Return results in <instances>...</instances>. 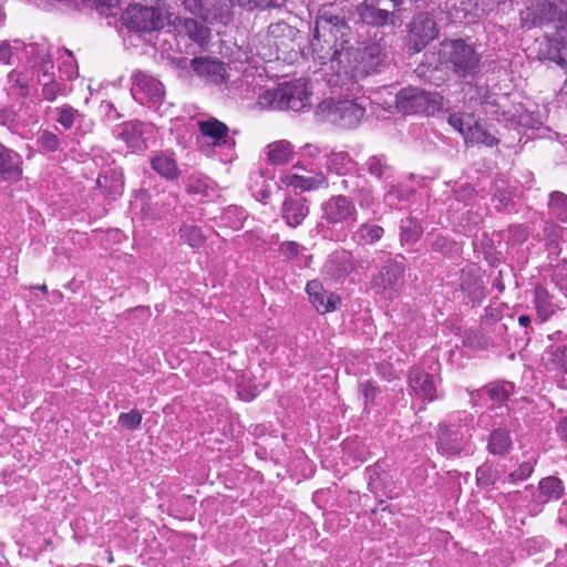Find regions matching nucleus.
Here are the masks:
<instances>
[{"instance_id":"obj_55","label":"nucleus","mask_w":567,"mask_h":567,"mask_svg":"<svg viewBox=\"0 0 567 567\" xmlns=\"http://www.w3.org/2000/svg\"><path fill=\"white\" fill-rule=\"evenodd\" d=\"M8 82L12 85V87H18L19 94L21 96L25 97L29 95V93H30L29 81L23 75L22 72L16 70V69L12 70L8 74Z\"/></svg>"},{"instance_id":"obj_57","label":"nucleus","mask_w":567,"mask_h":567,"mask_svg":"<svg viewBox=\"0 0 567 567\" xmlns=\"http://www.w3.org/2000/svg\"><path fill=\"white\" fill-rule=\"evenodd\" d=\"M142 414L137 410L118 415V424L127 430H135L141 425Z\"/></svg>"},{"instance_id":"obj_13","label":"nucleus","mask_w":567,"mask_h":567,"mask_svg":"<svg viewBox=\"0 0 567 567\" xmlns=\"http://www.w3.org/2000/svg\"><path fill=\"white\" fill-rule=\"evenodd\" d=\"M152 133V126L140 121L125 122L113 130V136L133 151L146 150Z\"/></svg>"},{"instance_id":"obj_34","label":"nucleus","mask_w":567,"mask_h":567,"mask_svg":"<svg viewBox=\"0 0 567 567\" xmlns=\"http://www.w3.org/2000/svg\"><path fill=\"white\" fill-rule=\"evenodd\" d=\"M384 234V229L373 223H363L358 226L352 235V239L361 246L373 245L379 241Z\"/></svg>"},{"instance_id":"obj_30","label":"nucleus","mask_w":567,"mask_h":567,"mask_svg":"<svg viewBox=\"0 0 567 567\" xmlns=\"http://www.w3.org/2000/svg\"><path fill=\"white\" fill-rule=\"evenodd\" d=\"M539 19L546 22H567V2L565 0H545L538 4Z\"/></svg>"},{"instance_id":"obj_17","label":"nucleus","mask_w":567,"mask_h":567,"mask_svg":"<svg viewBox=\"0 0 567 567\" xmlns=\"http://www.w3.org/2000/svg\"><path fill=\"white\" fill-rule=\"evenodd\" d=\"M354 269L352 256L347 250L334 251L328 256L322 274L332 281H340L348 277Z\"/></svg>"},{"instance_id":"obj_61","label":"nucleus","mask_w":567,"mask_h":567,"mask_svg":"<svg viewBox=\"0 0 567 567\" xmlns=\"http://www.w3.org/2000/svg\"><path fill=\"white\" fill-rule=\"evenodd\" d=\"M301 246L297 241H284L279 246V252L288 259H293L299 255Z\"/></svg>"},{"instance_id":"obj_3","label":"nucleus","mask_w":567,"mask_h":567,"mask_svg":"<svg viewBox=\"0 0 567 567\" xmlns=\"http://www.w3.org/2000/svg\"><path fill=\"white\" fill-rule=\"evenodd\" d=\"M440 65L460 80H474L483 69L482 55L473 43L463 39H445L440 44Z\"/></svg>"},{"instance_id":"obj_60","label":"nucleus","mask_w":567,"mask_h":567,"mask_svg":"<svg viewBox=\"0 0 567 567\" xmlns=\"http://www.w3.org/2000/svg\"><path fill=\"white\" fill-rule=\"evenodd\" d=\"M359 391H360L361 395L363 396L365 406L369 403H372L374 401L377 393H378L377 386L370 381L360 383Z\"/></svg>"},{"instance_id":"obj_41","label":"nucleus","mask_w":567,"mask_h":567,"mask_svg":"<svg viewBox=\"0 0 567 567\" xmlns=\"http://www.w3.org/2000/svg\"><path fill=\"white\" fill-rule=\"evenodd\" d=\"M354 161L347 152H333L327 159V167L338 175H346L354 167Z\"/></svg>"},{"instance_id":"obj_39","label":"nucleus","mask_w":567,"mask_h":567,"mask_svg":"<svg viewBox=\"0 0 567 567\" xmlns=\"http://www.w3.org/2000/svg\"><path fill=\"white\" fill-rule=\"evenodd\" d=\"M364 169L378 179H386L392 176V166L384 155L370 156L364 163Z\"/></svg>"},{"instance_id":"obj_12","label":"nucleus","mask_w":567,"mask_h":567,"mask_svg":"<svg viewBox=\"0 0 567 567\" xmlns=\"http://www.w3.org/2000/svg\"><path fill=\"white\" fill-rule=\"evenodd\" d=\"M439 29L434 18L429 13L415 16L410 23L409 47L413 52L422 51L437 37Z\"/></svg>"},{"instance_id":"obj_23","label":"nucleus","mask_w":567,"mask_h":567,"mask_svg":"<svg viewBox=\"0 0 567 567\" xmlns=\"http://www.w3.org/2000/svg\"><path fill=\"white\" fill-rule=\"evenodd\" d=\"M509 426H512V423L506 422L505 424H498L493 429L487 441V451L491 454L502 456L511 451L513 440L509 434Z\"/></svg>"},{"instance_id":"obj_46","label":"nucleus","mask_w":567,"mask_h":567,"mask_svg":"<svg viewBox=\"0 0 567 567\" xmlns=\"http://www.w3.org/2000/svg\"><path fill=\"white\" fill-rule=\"evenodd\" d=\"M360 177L344 178L341 181V188L348 193H359V204L361 207H369L373 204V196L370 189L359 188Z\"/></svg>"},{"instance_id":"obj_47","label":"nucleus","mask_w":567,"mask_h":567,"mask_svg":"<svg viewBox=\"0 0 567 567\" xmlns=\"http://www.w3.org/2000/svg\"><path fill=\"white\" fill-rule=\"evenodd\" d=\"M247 217L248 214L244 208L230 206L223 213L220 218L224 225L233 229H240L244 227V223Z\"/></svg>"},{"instance_id":"obj_58","label":"nucleus","mask_w":567,"mask_h":567,"mask_svg":"<svg viewBox=\"0 0 567 567\" xmlns=\"http://www.w3.org/2000/svg\"><path fill=\"white\" fill-rule=\"evenodd\" d=\"M378 8H381L385 14L391 17L393 20L395 18V13L400 10L402 6V0H369Z\"/></svg>"},{"instance_id":"obj_16","label":"nucleus","mask_w":567,"mask_h":567,"mask_svg":"<svg viewBox=\"0 0 567 567\" xmlns=\"http://www.w3.org/2000/svg\"><path fill=\"white\" fill-rule=\"evenodd\" d=\"M309 213V200L300 194L286 197L280 207L281 218L291 228L300 226Z\"/></svg>"},{"instance_id":"obj_45","label":"nucleus","mask_w":567,"mask_h":567,"mask_svg":"<svg viewBox=\"0 0 567 567\" xmlns=\"http://www.w3.org/2000/svg\"><path fill=\"white\" fill-rule=\"evenodd\" d=\"M483 392L486 393L493 402H504L513 394L514 384L506 381L493 382L485 385Z\"/></svg>"},{"instance_id":"obj_4","label":"nucleus","mask_w":567,"mask_h":567,"mask_svg":"<svg viewBox=\"0 0 567 567\" xmlns=\"http://www.w3.org/2000/svg\"><path fill=\"white\" fill-rule=\"evenodd\" d=\"M347 94L353 96L349 97H328L319 103L317 115L322 120L333 123L342 128L357 127L364 117L368 99L364 96H357L358 93Z\"/></svg>"},{"instance_id":"obj_42","label":"nucleus","mask_w":567,"mask_h":567,"mask_svg":"<svg viewBox=\"0 0 567 567\" xmlns=\"http://www.w3.org/2000/svg\"><path fill=\"white\" fill-rule=\"evenodd\" d=\"M28 64L34 72L41 73L43 79H51L50 72L53 70V62L45 45L38 50L34 58L30 59Z\"/></svg>"},{"instance_id":"obj_62","label":"nucleus","mask_w":567,"mask_h":567,"mask_svg":"<svg viewBox=\"0 0 567 567\" xmlns=\"http://www.w3.org/2000/svg\"><path fill=\"white\" fill-rule=\"evenodd\" d=\"M403 198L401 190L392 185L384 195V202L390 207H396L399 202Z\"/></svg>"},{"instance_id":"obj_1","label":"nucleus","mask_w":567,"mask_h":567,"mask_svg":"<svg viewBox=\"0 0 567 567\" xmlns=\"http://www.w3.org/2000/svg\"><path fill=\"white\" fill-rule=\"evenodd\" d=\"M386 64V49L381 43L373 42L363 48L351 47L347 53L339 55L328 82L331 86H339L341 91L355 94L361 91L360 80L380 73Z\"/></svg>"},{"instance_id":"obj_10","label":"nucleus","mask_w":567,"mask_h":567,"mask_svg":"<svg viewBox=\"0 0 567 567\" xmlns=\"http://www.w3.org/2000/svg\"><path fill=\"white\" fill-rule=\"evenodd\" d=\"M185 9L208 23H227L231 14L230 0H182Z\"/></svg>"},{"instance_id":"obj_28","label":"nucleus","mask_w":567,"mask_h":567,"mask_svg":"<svg viewBox=\"0 0 567 567\" xmlns=\"http://www.w3.org/2000/svg\"><path fill=\"white\" fill-rule=\"evenodd\" d=\"M96 185L111 198H116L122 195L124 182L123 173L118 168H110L99 175Z\"/></svg>"},{"instance_id":"obj_33","label":"nucleus","mask_w":567,"mask_h":567,"mask_svg":"<svg viewBox=\"0 0 567 567\" xmlns=\"http://www.w3.org/2000/svg\"><path fill=\"white\" fill-rule=\"evenodd\" d=\"M360 18L363 22L373 27H384L394 24V20L385 14L381 8H378L369 0H364L359 8Z\"/></svg>"},{"instance_id":"obj_20","label":"nucleus","mask_w":567,"mask_h":567,"mask_svg":"<svg viewBox=\"0 0 567 567\" xmlns=\"http://www.w3.org/2000/svg\"><path fill=\"white\" fill-rule=\"evenodd\" d=\"M200 134L208 138L214 146H230L234 141L229 137L228 126L215 117L197 122Z\"/></svg>"},{"instance_id":"obj_19","label":"nucleus","mask_w":567,"mask_h":567,"mask_svg":"<svg viewBox=\"0 0 567 567\" xmlns=\"http://www.w3.org/2000/svg\"><path fill=\"white\" fill-rule=\"evenodd\" d=\"M22 157L0 142V177L4 182H18L22 177Z\"/></svg>"},{"instance_id":"obj_11","label":"nucleus","mask_w":567,"mask_h":567,"mask_svg":"<svg viewBox=\"0 0 567 567\" xmlns=\"http://www.w3.org/2000/svg\"><path fill=\"white\" fill-rule=\"evenodd\" d=\"M131 91L133 97L138 103L150 106L159 104L165 96V90L162 82L153 75L142 71H138L134 75Z\"/></svg>"},{"instance_id":"obj_64","label":"nucleus","mask_w":567,"mask_h":567,"mask_svg":"<svg viewBox=\"0 0 567 567\" xmlns=\"http://www.w3.org/2000/svg\"><path fill=\"white\" fill-rule=\"evenodd\" d=\"M256 3H251V10L255 8H281L287 0H252Z\"/></svg>"},{"instance_id":"obj_38","label":"nucleus","mask_w":567,"mask_h":567,"mask_svg":"<svg viewBox=\"0 0 567 567\" xmlns=\"http://www.w3.org/2000/svg\"><path fill=\"white\" fill-rule=\"evenodd\" d=\"M548 214L567 224V195L559 190H554L548 195Z\"/></svg>"},{"instance_id":"obj_24","label":"nucleus","mask_w":567,"mask_h":567,"mask_svg":"<svg viewBox=\"0 0 567 567\" xmlns=\"http://www.w3.org/2000/svg\"><path fill=\"white\" fill-rule=\"evenodd\" d=\"M542 364L548 371L567 374V343L546 348L542 354Z\"/></svg>"},{"instance_id":"obj_40","label":"nucleus","mask_w":567,"mask_h":567,"mask_svg":"<svg viewBox=\"0 0 567 567\" xmlns=\"http://www.w3.org/2000/svg\"><path fill=\"white\" fill-rule=\"evenodd\" d=\"M422 235V227L417 219L406 217L400 221V241L402 245L416 243Z\"/></svg>"},{"instance_id":"obj_32","label":"nucleus","mask_w":567,"mask_h":567,"mask_svg":"<svg viewBox=\"0 0 567 567\" xmlns=\"http://www.w3.org/2000/svg\"><path fill=\"white\" fill-rule=\"evenodd\" d=\"M266 155L271 165H285L292 159L293 146L286 140L276 141L267 145Z\"/></svg>"},{"instance_id":"obj_52","label":"nucleus","mask_w":567,"mask_h":567,"mask_svg":"<svg viewBox=\"0 0 567 567\" xmlns=\"http://www.w3.org/2000/svg\"><path fill=\"white\" fill-rule=\"evenodd\" d=\"M43 44H37V43H29L25 44L21 40H13L12 43H10L11 49H13L14 55L18 56L19 60L25 59L27 62H29L30 59H33L38 50Z\"/></svg>"},{"instance_id":"obj_18","label":"nucleus","mask_w":567,"mask_h":567,"mask_svg":"<svg viewBox=\"0 0 567 567\" xmlns=\"http://www.w3.org/2000/svg\"><path fill=\"white\" fill-rule=\"evenodd\" d=\"M429 95L419 87H405L395 95V106L404 114L419 113L425 110Z\"/></svg>"},{"instance_id":"obj_53","label":"nucleus","mask_w":567,"mask_h":567,"mask_svg":"<svg viewBox=\"0 0 567 567\" xmlns=\"http://www.w3.org/2000/svg\"><path fill=\"white\" fill-rule=\"evenodd\" d=\"M535 465H536V460L533 456L523 461L515 471L509 473V475H508L509 482L514 483V482H518V481H525L534 472Z\"/></svg>"},{"instance_id":"obj_63","label":"nucleus","mask_w":567,"mask_h":567,"mask_svg":"<svg viewBox=\"0 0 567 567\" xmlns=\"http://www.w3.org/2000/svg\"><path fill=\"white\" fill-rule=\"evenodd\" d=\"M13 49H11L10 43L2 42L0 44V61L4 64H13Z\"/></svg>"},{"instance_id":"obj_29","label":"nucleus","mask_w":567,"mask_h":567,"mask_svg":"<svg viewBox=\"0 0 567 567\" xmlns=\"http://www.w3.org/2000/svg\"><path fill=\"white\" fill-rule=\"evenodd\" d=\"M152 168L162 177L175 181L181 175V169L173 154L158 152L151 158Z\"/></svg>"},{"instance_id":"obj_7","label":"nucleus","mask_w":567,"mask_h":567,"mask_svg":"<svg viewBox=\"0 0 567 567\" xmlns=\"http://www.w3.org/2000/svg\"><path fill=\"white\" fill-rule=\"evenodd\" d=\"M404 265L396 260H389L371 279V289L384 299L396 298L404 286Z\"/></svg>"},{"instance_id":"obj_56","label":"nucleus","mask_w":567,"mask_h":567,"mask_svg":"<svg viewBox=\"0 0 567 567\" xmlns=\"http://www.w3.org/2000/svg\"><path fill=\"white\" fill-rule=\"evenodd\" d=\"M454 197L457 203L471 206L476 198V192L470 184H462L454 189Z\"/></svg>"},{"instance_id":"obj_49","label":"nucleus","mask_w":567,"mask_h":567,"mask_svg":"<svg viewBox=\"0 0 567 567\" xmlns=\"http://www.w3.org/2000/svg\"><path fill=\"white\" fill-rule=\"evenodd\" d=\"M37 146L42 153H54L60 150L61 141L55 133L43 130L39 132Z\"/></svg>"},{"instance_id":"obj_59","label":"nucleus","mask_w":567,"mask_h":567,"mask_svg":"<svg viewBox=\"0 0 567 567\" xmlns=\"http://www.w3.org/2000/svg\"><path fill=\"white\" fill-rule=\"evenodd\" d=\"M564 228L554 221H546L544 226V235L550 244L557 245L563 237Z\"/></svg>"},{"instance_id":"obj_9","label":"nucleus","mask_w":567,"mask_h":567,"mask_svg":"<svg viewBox=\"0 0 567 567\" xmlns=\"http://www.w3.org/2000/svg\"><path fill=\"white\" fill-rule=\"evenodd\" d=\"M357 216L354 202L346 195H332L321 204V218L329 225L355 221Z\"/></svg>"},{"instance_id":"obj_5","label":"nucleus","mask_w":567,"mask_h":567,"mask_svg":"<svg viewBox=\"0 0 567 567\" xmlns=\"http://www.w3.org/2000/svg\"><path fill=\"white\" fill-rule=\"evenodd\" d=\"M468 415L458 413L439 425L437 450L446 456H457L471 450L472 427Z\"/></svg>"},{"instance_id":"obj_6","label":"nucleus","mask_w":567,"mask_h":567,"mask_svg":"<svg viewBox=\"0 0 567 567\" xmlns=\"http://www.w3.org/2000/svg\"><path fill=\"white\" fill-rule=\"evenodd\" d=\"M311 93L307 83L300 80L286 82L278 87L267 90L259 96V104L276 110L299 112L310 105Z\"/></svg>"},{"instance_id":"obj_37","label":"nucleus","mask_w":567,"mask_h":567,"mask_svg":"<svg viewBox=\"0 0 567 567\" xmlns=\"http://www.w3.org/2000/svg\"><path fill=\"white\" fill-rule=\"evenodd\" d=\"M464 140L466 143L484 144L489 147L498 143V140L486 131L475 118L473 120V125L468 126L467 131H465Z\"/></svg>"},{"instance_id":"obj_51","label":"nucleus","mask_w":567,"mask_h":567,"mask_svg":"<svg viewBox=\"0 0 567 567\" xmlns=\"http://www.w3.org/2000/svg\"><path fill=\"white\" fill-rule=\"evenodd\" d=\"M179 234L182 239L193 248L202 247L206 240L202 229L195 225H183L179 229Z\"/></svg>"},{"instance_id":"obj_35","label":"nucleus","mask_w":567,"mask_h":567,"mask_svg":"<svg viewBox=\"0 0 567 567\" xmlns=\"http://www.w3.org/2000/svg\"><path fill=\"white\" fill-rule=\"evenodd\" d=\"M181 31L199 45L206 44L210 37L209 28L194 19H184L181 24Z\"/></svg>"},{"instance_id":"obj_14","label":"nucleus","mask_w":567,"mask_h":567,"mask_svg":"<svg viewBox=\"0 0 567 567\" xmlns=\"http://www.w3.org/2000/svg\"><path fill=\"white\" fill-rule=\"evenodd\" d=\"M441 380L420 369H413L409 374V385L413 393L423 401H433L442 396L439 389Z\"/></svg>"},{"instance_id":"obj_31","label":"nucleus","mask_w":567,"mask_h":567,"mask_svg":"<svg viewBox=\"0 0 567 567\" xmlns=\"http://www.w3.org/2000/svg\"><path fill=\"white\" fill-rule=\"evenodd\" d=\"M47 114H52L55 122L60 124L65 131L74 127L83 118V114L69 104H63L56 107H48Z\"/></svg>"},{"instance_id":"obj_2","label":"nucleus","mask_w":567,"mask_h":567,"mask_svg":"<svg viewBox=\"0 0 567 567\" xmlns=\"http://www.w3.org/2000/svg\"><path fill=\"white\" fill-rule=\"evenodd\" d=\"M350 40L351 28L343 17L323 11L317 18L311 51L313 60L326 66V74L334 68L339 55L351 49Z\"/></svg>"},{"instance_id":"obj_27","label":"nucleus","mask_w":567,"mask_h":567,"mask_svg":"<svg viewBox=\"0 0 567 567\" xmlns=\"http://www.w3.org/2000/svg\"><path fill=\"white\" fill-rule=\"evenodd\" d=\"M281 183L288 187L300 189L302 192L315 190L327 184V178L322 173L315 175L286 174L281 177Z\"/></svg>"},{"instance_id":"obj_44","label":"nucleus","mask_w":567,"mask_h":567,"mask_svg":"<svg viewBox=\"0 0 567 567\" xmlns=\"http://www.w3.org/2000/svg\"><path fill=\"white\" fill-rule=\"evenodd\" d=\"M190 68L200 76H221L224 71L220 62L202 56L190 60Z\"/></svg>"},{"instance_id":"obj_25","label":"nucleus","mask_w":567,"mask_h":567,"mask_svg":"<svg viewBox=\"0 0 567 567\" xmlns=\"http://www.w3.org/2000/svg\"><path fill=\"white\" fill-rule=\"evenodd\" d=\"M460 287L473 302L480 301L484 297V285L475 267L461 271Z\"/></svg>"},{"instance_id":"obj_8","label":"nucleus","mask_w":567,"mask_h":567,"mask_svg":"<svg viewBox=\"0 0 567 567\" xmlns=\"http://www.w3.org/2000/svg\"><path fill=\"white\" fill-rule=\"evenodd\" d=\"M121 21L133 31L153 32L166 24L167 17L159 8L134 4L123 12Z\"/></svg>"},{"instance_id":"obj_36","label":"nucleus","mask_w":567,"mask_h":567,"mask_svg":"<svg viewBox=\"0 0 567 567\" xmlns=\"http://www.w3.org/2000/svg\"><path fill=\"white\" fill-rule=\"evenodd\" d=\"M296 30L286 22L271 23L266 31V40L268 45L278 47L285 44L286 39H292Z\"/></svg>"},{"instance_id":"obj_48","label":"nucleus","mask_w":567,"mask_h":567,"mask_svg":"<svg viewBox=\"0 0 567 567\" xmlns=\"http://www.w3.org/2000/svg\"><path fill=\"white\" fill-rule=\"evenodd\" d=\"M498 480L499 472L491 463H484L476 470V482L481 487L493 486Z\"/></svg>"},{"instance_id":"obj_54","label":"nucleus","mask_w":567,"mask_h":567,"mask_svg":"<svg viewBox=\"0 0 567 567\" xmlns=\"http://www.w3.org/2000/svg\"><path fill=\"white\" fill-rule=\"evenodd\" d=\"M474 116L468 113H453L449 116V124L465 137V131L473 125Z\"/></svg>"},{"instance_id":"obj_22","label":"nucleus","mask_w":567,"mask_h":567,"mask_svg":"<svg viewBox=\"0 0 567 567\" xmlns=\"http://www.w3.org/2000/svg\"><path fill=\"white\" fill-rule=\"evenodd\" d=\"M178 203V197L173 192H157L155 195L148 197L146 204L147 212L155 218H162L163 216L173 212Z\"/></svg>"},{"instance_id":"obj_26","label":"nucleus","mask_w":567,"mask_h":567,"mask_svg":"<svg viewBox=\"0 0 567 567\" xmlns=\"http://www.w3.org/2000/svg\"><path fill=\"white\" fill-rule=\"evenodd\" d=\"M565 493V486L560 478L547 476L539 481L535 501L542 504L558 501Z\"/></svg>"},{"instance_id":"obj_43","label":"nucleus","mask_w":567,"mask_h":567,"mask_svg":"<svg viewBox=\"0 0 567 567\" xmlns=\"http://www.w3.org/2000/svg\"><path fill=\"white\" fill-rule=\"evenodd\" d=\"M431 250L447 257H454L461 254V246L450 237L437 234L432 235Z\"/></svg>"},{"instance_id":"obj_15","label":"nucleus","mask_w":567,"mask_h":567,"mask_svg":"<svg viewBox=\"0 0 567 567\" xmlns=\"http://www.w3.org/2000/svg\"><path fill=\"white\" fill-rule=\"evenodd\" d=\"M309 300L319 313L336 311L341 305V298L326 290L319 280H310L306 286Z\"/></svg>"},{"instance_id":"obj_21","label":"nucleus","mask_w":567,"mask_h":567,"mask_svg":"<svg viewBox=\"0 0 567 567\" xmlns=\"http://www.w3.org/2000/svg\"><path fill=\"white\" fill-rule=\"evenodd\" d=\"M533 302L542 322L547 321L561 308L559 302L555 300V297L542 285L535 286Z\"/></svg>"},{"instance_id":"obj_50","label":"nucleus","mask_w":567,"mask_h":567,"mask_svg":"<svg viewBox=\"0 0 567 567\" xmlns=\"http://www.w3.org/2000/svg\"><path fill=\"white\" fill-rule=\"evenodd\" d=\"M38 82L42 85V96L45 101L53 102L59 96L66 95L65 86L54 79L43 81L41 78H38Z\"/></svg>"}]
</instances>
